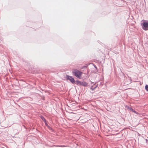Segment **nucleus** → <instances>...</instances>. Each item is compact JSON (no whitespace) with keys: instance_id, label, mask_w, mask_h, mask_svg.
<instances>
[{"instance_id":"10","label":"nucleus","mask_w":148,"mask_h":148,"mask_svg":"<svg viewBox=\"0 0 148 148\" xmlns=\"http://www.w3.org/2000/svg\"><path fill=\"white\" fill-rule=\"evenodd\" d=\"M132 111L137 114H138V113L134 110Z\"/></svg>"},{"instance_id":"4","label":"nucleus","mask_w":148,"mask_h":148,"mask_svg":"<svg viewBox=\"0 0 148 148\" xmlns=\"http://www.w3.org/2000/svg\"><path fill=\"white\" fill-rule=\"evenodd\" d=\"M98 84H95L94 85L92 86L91 87V89L93 90L97 87Z\"/></svg>"},{"instance_id":"3","label":"nucleus","mask_w":148,"mask_h":148,"mask_svg":"<svg viewBox=\"0 0 148 148\" xmlns=\"http://www.w3.org/2000/svg\"><path fill=\"white\" fill-rule=\"evenodd\" d=\"M66 78L67 79L69 80L73 84L75 83V80L71 76L67 75L66 76Z\"/></svg>"},{"instance_id":"8","label":"nucleus","mask_w":148,"mask_h":148,"mask_svg":"<svg viewBox=\"0 0 148 148\" xmlns=\"http://www.w3.org/2000/svg\"><path fill=\"white\" fill-rule=\"evenodd\" d=\"M127 108L128 109H129V110H132V111L133 110V109L132 108H131L130 107H129V106H127Z\"/></svg>"},{"instance_id":"2","label":"nucleus","mask_w":148,"mask_h":148,"mask_svg":"<svg viewBox=\"0 0 148 148\" xmlns=\"http://www.w3.org/2000/svg\"><path fill=\"white\" fill-rule=\"evenodd\" d=\"M143 23H141V25L142 28L145 30H148V21L143 20Z\"/></svg>"},{"instance_id":"6","label":"nucleus","mask_w":148,"mask_h":148,"mask_svg":"<svg viewBox=\"0 0 148 148\" xmlns=\"http://www.w3.org/2000/svg\"><path fill=\"white\" fill-rule=\"evenodd\" d=\"M81 85H82V86H87V84L85 82H82L81 83Z\"/></svg>"},{"instance_id":"5","label":"nucleus","mask_w":148,"mask_h":148,"mask_svg":"<svg viewBox=\"0 0 148 148\" xmlns=\"http://www.w3.org/2000/svg\"><path fill=\"white\" fill-rule=\"evenodd\" d=\"M41 118L42 119V120L43 121H44V122H45V123L46 125H47V123H46V120L45 119V118L43 116H41Z\"/></svg>"},{"instance_id":"1","label":"nucleus","mask_w":148,"mask_h":148,"mask_svg":"<svg viewBox=\"0 0 148 148\" xmlns=\"http://www.w3.org/2000/svg\"><path fill=\"white\" fill-rule=\"evenodd\" d=\"M72 73L73 75L76 77L77 78L80 79L81 78L83 73L79 70L74 69L72 71Z\"/></svg>"},{"instance_id":"9","label":"nucleus","mask_w":148,"mask_h":148,"mask_svg":"<svg viewBox=\"0 0 148 148\" xmlns=\"http://www.w3.org/2000/svg\"><path fill=\"white\" fill-rule=\"evenodd\" d=\"M145 89L147 91H148V86L147 85H146L145 86Z\"/></svg>"},{"instance_id":"7","label":"nucleus","mask_w":148,"mask_h":148,"mask_svg":"<svg viewBox=\"0 0 148 148\" xmlns=\"http://www.w3.org/2000/svg\"><path fill=\"white\" fill-rule=\"evenodd\" d=\"M76 83L77 84L81 85L82 82L79 81H77Z\"/></svg>"}]
</instances>
